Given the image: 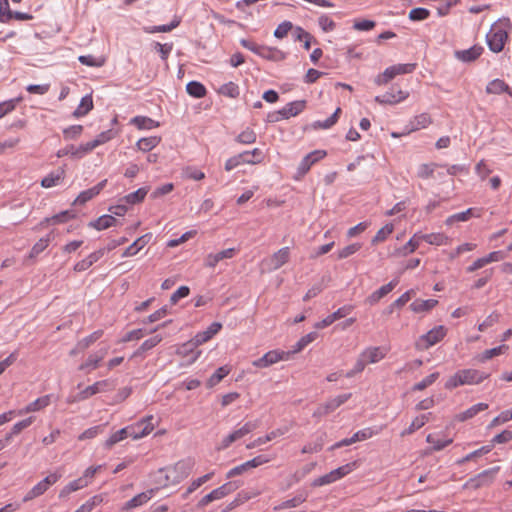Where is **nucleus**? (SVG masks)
Masks as SVG:
<instances>
[{"instance_id": "obj_15", "label": "nucleus", "mask_w": 512, "mask_h": 512, "mask_svg": "<svg viewBox=\"0 0 512 512\" xmlns=\"http://www.w3.org/2000/svg\"><path fill=\"white\" fill-rule=\"evenodd\" d=\"M398 279H394L390 281L388 284L383 285L378 290L374 291L371 295L368 296L366 302L370 305L376 304L380 299L389 294L398 284Z\"/></svg>"}, {"instance_id": "obj_3", "label": "nucleus", "mask_w": 512, "mask_h": 512, "mask_svg": "<svg viewBox=\"0 0 512 512\" xmlns=\"http://www.w3.org/2000/svg\"><path fill=\"white\" fill-rule=\"evenodd\" d=\"M355 466H356V462H351V463H347L343 466H340L337 469H334V470L330 471L329 473L316 478L312 482V486L320 487V486L334 483L335 481L343 478L344 476H346L350 472H352L353 469L355 468Z\"/></svg>"}, {"instance_id": "obj_54", "label": "nucleus", "mask_w": 512, "mask_h": 512, "mask_svg": "<svg viewBox=\"0 0 512 512\" xmlns=\"http://www.w3.org/2000/svg\"><path fill=\"white\" fill-rule=\"evenodd\" d=\"M102 335H103V331L102 330H97V331L93 332L89 336H87V337L83 338L82 340H80L77 343V348L76 349H80V350L87 349L91 344L96 342Z\"/></svg>"}, {"instance_id": "obj_22", "label": "nucleus", "mask_w": 512, "mask_h": 512, "mask_svg": "<svg viewBox=\"0 0 512 512\" xmlns=\"http://www.w3.org/2000/svg\"><path fill=\"white\" fill-rule=\"evenodd\" d=\"M259 56L269 61L279 62L285 59L286 54L276 47L263 45Z\"/></svg>"}, {"instance_id": "obj_44", "label": "nucleus", "mask_w": 512, "mask_h": 512, "mask_svg": "<svg viewBox=\"0 0 512 512\" xmlns=\"http://www.w3.org/2000/svg\"><path fill=\"white\" fill-rule=\"evenodd\" d=\"M130 430L125 427V428H122L118 431H116L114 434H112L105 442L104 446L105 448L107 449H110L112 448V446H114L115 444H117L118 442L124 440L125 438H127L129 436L128 432Z\"/></svg>"}, {"instance_id": "obj_35", "label": "nucleus", "mask_w": 512, "mask_h": 512, "mask_svg": "<svg viewBox=\"0 0 512 512\" xmlns=\"http://www.w3.org/2000/svg\"><path fill=\"white\" fill-rule=\"evenodd\" d=\"M186 91L194 98H203L207 93L205 86L198 81H190L186 85Z\"/></svg>"}, {"instance_id": "obj_7", "label": "nucleus", "mask_w": 512, "mask_h": 512, "mask_svg": "<svg viewBox=\"0 0 512 512\" xmlns=\"http://www.w3.org/2000/svg\"><path fill=\"white\" fill-rule=\"evenodd\" d=\"M289 355L290 352L271 350L265 353L261 358L254 360L252 365L257 368H266L281 360L288 359Z\"/></svg>"}, {"instance_id": "obj_5", "label": "nucleus", "mask_w": 512, "mask_h": 512, "mask_svg": "<svg viewBox=\"0 0 512 512\" xmlns=\"http://www.w3.org/2000/svg\"><path fill=\"white\" fill-rule=\"evenodd\" d=\"M259 426L258 421H248L246 422L242 427L234 430L232 433L227 435L223 440L221 441L218 450H224L228 448L233 442L243 438L247 434L251 433L255 429H257Z\"/></svg>"}, {"instance_id": "obj_25", "label": "nucleus", "mask_w": 512, "mask_h": 512, "mask_svg": "<svg viewBox=\"0 0 512 512\" xmlns=\"http://www.w3.org/2000/svg\"><path fill=\"white\" fill-rule=\"evenodd\" d=\"M437 304H438V301L436 299H428V300L416 299L410 304V309L414 313L428 312L431 309H433Z\"/></svg>"}, {"instance_id": "obj_12", "label": "nucleus", "mask_w": 512, "mask_h": 512, "mask_svg": "<svg viewBox=\"0 0 512 512\" xmlns=\"http://www.w3.org/2000/svg\"><path fill=\"white\" fill-rule=\"evenodd\" d=\"M106 184H107V179H104L101 182H99L97 185H95L94 187L87 189L85 191H82L78 195V197L74 200L73 204L74 205L85 204L86 202H88L89 200H91L92 198L97 196L103 190V188L106 186Z\"/></svg>"}, {"instance_id": "obj_63", "label": "nucleus", "mask_w": 512, "mask_h": 512, "mask_svg": "<svg viewBox=\"0 0 512 512\" xmlns=\"http://www.w3.org/2000/svg\"><path fill=\"white\" fill-rule=\"evenodd\" d=\"M83 131L82 125H72L63 130V136L66 140L77 139Z\"/></svg>"}, {"instance_id": "obj_1", "label": "nucleus", "mask_w": 512, "mask_h": 512, "mask_svg": "<svg viewBox=\"0 0 512 512\" xmlns=\"http://www.w3.org/2000/svg\"><path fill=\"white\" fill-rule=\"evenodd\" d=\"M509 26L510 22L508 19L492 25L486 36L488 47L492 52L499 53L503 50L508 37L507 28Z\"/></svg>"}, {"instance_id": "obj_6", "label": "nucleus", "mask_w": 512, "mask_h": 512, "mask_svg": "<svg viewBox=\"0 0 512 512\" xmlns=\"http://www.w3.org/2000/svg\"><path fill=\"white\" fill-rule=\"evenodd\" d=\"M152 420L153 416L150 415L143 418L134 425L127 426V428L130 430L128 432L129 436L135 440L147 436L154 429V424L152 423Z\"/></svg>"}, {"instance_id": "obj_43", "label": "nucleus", "mask_w": 512, "mask_h": 512, "mask_svg": "<svg viewBox=\"0 0 512 512\" xmlns=\"http://www.w3.org/2000/svg\"><path fill=\"white\" fill-rule=\"evenodd\" d=\"M429 415H430V413L429 414H422L420 416H417L412 421L410 426L401 433V435L402 436L410 435V434L414 433L416 430H418L421 427H423L425 425V423L429 420Z\"/></svg>"}, {"instance_id": "obj_59", "label": "nucleus", "mask_w": 512, "mask_h": 512, "mask_svg": "<svg viewBox=\"0 0 512 512\" xmlns=\"http://www.w3.org/2000/svg\"><path fill=\"white\" fill-rule=\"evenodd\" d=\"M473 211L474 209L473 208H469L467 209L466 211H463V212H460V213H456V214H453L451 216H449L447 219H446V224L447 225H452L453 223L455 222H459V221H467L472 215H473Z\"/></svg>"}, {"instance_id": "obj_10", "label": "nucleus", "mask_w": 512, "mask_h": 512, "mask_svg": "<svg viewBox=\"0 0 512 512\" xmlns=\"http://www.w3.org/2000/svg\"><path fill=\"white\" fill-rule=\"evenodd\" d=\"M326 156V151L315 150L307 154L300 162L297 170V178L303 177L311 168V166Z\"/></svg>"}, {"instance_id": "obj_20", "label": "nucleus", "mask_w": 512, "mask_h": 512, "mask_svg": "<svg viewBox=\"0 0 512 512\" xmlns=\"http://www.w3.org/2000/svg\"><path fill=\"white\" fill-rule=\"evenodd\" d=\"M287 431H288V427L277 428V429L269 432L266 436L259 437V438L255 439L253 442L247 444L246 448L253 449V448L260 446L262 444H265L266 442L271 441L279 436L284 435Z\"/></svg>"}, {"instance_id": "obj_29", "label": "nucleus", "mask_w": 512, "mask_h": 512, "mask_svg": "<svg viewBox=\"0 0 512 512\" xmlns=\"http://www.w3.org/2000/svg\"><path fill=\"white\" fill-rule=\"evenodd\" d=\"M107 354V349H102L98 351L95 354L89 355L87 360L80 365V370H86V369H95L98 367L100 361L105 357Z\"/></svg>"}, {"instance_id": "obj_16", "label": "nucleus", "mask_w": 512, "mask_h": 512, "mask_svg": "<svg viewBox=\"0 0 512 512\" xmlns=\"http://www.w3.org/2000/svg\"><path fill=\"white\" fill-rule=\"evenodd\" d=\"M387 354V349L382 347H369L360 355L366 360V363H377Z\"/></svg>"}, {"instance_id": "obj_50", "label": "nucleus", "mask_w": 512, "mask_h": 512, "mask_svg": "<svg viewBox=\"0 0 512 512\" xmlns=\"http://www.w3.org/2000/svg\"><path fill=\"white\" fill-rule=\"evenodd\" d=\"M224 494H223V491L220 490V488H216L214 490H212L209 494L205 495L197 504V506L199 508H202V507H205L206 505H208L209 503L215 501V500H220L222 498H224Z\"/></svg>"}, {"instance_id": "obj_56", "label": "nucleus", "mask_w": 512, "mask_h": 512, "mask_svg": "<svg viewBox=\"0 0 512 512\" xmlns=\"http://www.w3.org/2000/svg\"><path fill=\"white\" fill-rule=\"evenodd\" d=\"M48 486H46L42 480L37 483L24 497L23 501L27 502L30 501L38 496H41L48 490Z\"/></svg>"}, {"instance_id": "obj_11", "label": "nucleus", "mask_w": 512, "mask_h": 512, "mask_svg": "<svg viewBox=\"0 0 512 512\" xmlns=\"http://www.w3.org/2000/svg\"><path fill=\"white\" fill-rule=\"evenodd\" d=\"M459 375L461 376L459 383H462L463 385L478 384L489 376L488 374L480 372L476 369L460 370Z\"/></svg>"}, {"instance_id": "obj_33", "label": "nucleus", "mask_w": 512, "mask_h": 512, "mask_svg": "<svg viewBox=\"0 0 512 512\" xmlns=\"http://www.w3.org/2000/svg\"><path fill=\"white\" fill-rule=\"evenodd\" d=\"M486 409H488V404H486V403L475 404V405L471 406L470 408H468L467 410H465L464 412L458 414L457 419L459 421H465V420L471 419L474 416H476L479 412L484 411Z\"/></svg>"}, {"instance_id": "obj_45", "label": "nucleus", "mask_w": 512, "mask_h": 512, "mask_svg": "<svg viewBox=\"0 0 512 512\" xmlns=\"http://www.w3.org/2000/svg\"><path fill=\"white\" fill-rule=\"evenodd\" d=\"M351 397V393L338 395L337 397L330 399L325 404H323L328 413L333 412L342 404H344Z\"/></svg>"}, {"instance_id": "obj_41", "label": "nucleus", "mask_w": 512, "mask_h": 512, "mask_svg": "<svg viewBox=\"0 0 512 512\" xmlns=\"http://www.w3.org/2000/svg\"><path fill=\"white\" fill-rule=\"evenodd\" d=\"M172 478L173 475L168 471V468H160L155 474L154 482L160 486L166 487L169 484H174Z\"/></svg>"}, {"instance_id": "obj_46", "label": "nucleus", "mask_w": 512, "mask_h": 512, "mask_svg": "<svg viewBox=\"0 0 512 512\" xmlns=\"http://www.w3.org/2000/svg\"><path fill=\"white\" fill-rule=\"evenodd\" d=\"M161 335H155L147 340H145L141 346L138 348L137 351H135L134 356L141 355L142 353H145L152 348H154L156 345H158L162 341Z\"/></svg>"}, {"instance_id": "obj_8", "label": "nucleus", "mask_w": 512, "mask_h": 512, "mask_svg": "<svg viewBox=\"0 0 512 512\" xmlns=\"http://www.w3.org/2000/svg\"><path fill=\"white\" fill-rule=\"evenodd\" d=\"M194 461L192 459H184L178 461L174 466L168 467V471L173 475V483H179L192 471Z\"/></svg>"}, {"instance_id": "obj_19", "label": "nucleus", "mask_w": 512, "mask_h": 512, "mask_svg": "<svg viewBox=\"0 0 512 512\" xmlns=\"http://www.w3.org/2000/svg\"><path fill=\"white\" fill-rule=\"evenodd\" d=\"M486 93L496 95L507 93L512 97V89L501 79H494L490 81L486 86Z\"/></svg>"}, {"instance_id": "obj_13", "label": "nucleus", "mask_w": 512, "mask_h": 512, "mask_svg": "<svg viewBox=\"0 0 512 512\" xmlns=\"http://www.w3.org/2000/svg\"><path fill=\"white\" fill-rule=\"evenodd\" d=\"M484 51L479 45H474L469 49L455 51V57L463 62L475 61Z\"/></svg>"}, {"instance_id": "obj_27", "label": "nucleus", "mask_w": 512, "mask_h": 512, "mask_svg": "<svg viewBox=\"0 0 512 512\" xmlns=\"http://www.w3.org/2000/svg\"><path fill=\"white\" fill-rule=\"evenodd\" d=\"M116 223H117V220L114 216L102 215L99 218H97L96 220L91 221L89 223V226L95 228L96 230L101 231V230H105V229L112 227Z\"/></svg>"}, {"instance_id": "obj_21", "label": "nucleus", "mask_w": 512, "mask_h": 512, "mask_svg": "<svg viewBox=\"0 0 512 512\" xmlns=\"http://www.w3.org/2000/svg\"><path fill=\"white\" fill-rule=\"evenodd\" d=\"M305 107H306L305 100H297V101L290 102L281 109L282 116H284L285 119H289L290 117L297 116L305 109Z\"/></svg>"}, {"instance_id": "obj_26", "label": "nucleus", "mask_w": 512, "mask_h": 512, "mask_svg": "<svg viewBox=\"0 0 512 512\" xmlns=\"http://www.w3.org/2000/svg\"><path fill=\"white\" fill-rule=\"evenodd\" d=\"M49 403H50V396H48V395L42 396V397L36 399L35 401L29 403L25 408L19 410L18 414L23 415L26 413L39 411L42 408H45L46 406H48Z\"/></svg>"}, {"instance_id": "obj_48", "label": "nucleus", "mask_w": 512, "mask_h": 512, "mask_svg": "<svg viewBox=\"0 0 512 512\" xmlns=\"http://www.w3.org/2000/svg\"><path fill=\"white\" fill-rule=\"evenodd\" d=\"M75 215L66 210V211H62L52 217H47L45 218L42 222H41V225H44V224H50V223H64L66 221H68L69 219L73 218Z\"/></svg>"}, {"instance_id": "obj_64", "label": "nucleus", "mask_w": 512, "mask_h": 512, "mask_svg": "<svg viewBox=\"0 0 512 512\" xmlns=\"http://www.w3.org/2000/svg\"><path fill=\"white\" fill-rule=\"evenodd\" d=\"M102 502L101 496L95 495L82 504L76 511L74 512H91L93 508Z\"/></svg>"}, {"instance_id": "obj_30", "label": "nucleus", "mask_w": 512, "mask_h": 512, "mask_svg": "<svg viewBox=\"0 0 512 512\" xmlns=\"http://www.w3.org/2000/svg\"><path fill=\"white\" fill-rule=\"evenodd\" d=\"M93 109V99L90 94L85 95L76 110L73 112V116L76 118L87 115Z\"/></svg>"}, {"instance_id": "obj_4", "label": "nucleus", "mask_w": 512, "mask_h": 512, "mask_svg": "<svg viewBox=\"0 0 512 512\" xmlns=\"http://www.w3.org/2000/svg\"><path fill=\"white\" fill-rule=\"evenodd\" d=\"M447 329L443 325H439L423 334L415 343L417 350H427L431 346L440 342L446 335Z\"/></svg>"}, {"instance_id": "obj_23", "label": "nucleus", "mask_w": 512, "mask_h": 512, "mask_svg": "<svg viewBox=\"0 0 512 512\" xmlns=\"http://www.w3.org/2000/svg\"><path fill=\"white\" fill-rule=\"evenodd\" d=\"M154 491H155L154 489H150L146 492L137 494L136 496H134L132 499H130L129 501H127L125 503L124 509L131 510L133 508H136L138 506L145 504L147 501H149L151 499V497L154 494Z\"/></svg>"}, {"instance_id": "obj_24", "label": "nucleus", "mask_w": 512, "mask_h": 512, "mask_svg": "<svg viewBox=\"0 0 512 512\" xmlns=\"http://www.w3.org/2000/svg\"><path fill=\"white\" fill-rule=\"evenodd\" d=\"M408 97V93L404 92L402 90H399V96H396V94L392 91L386 92L385 94L381 96H376L375 101L380 104H396L403 100H405Z\"/></svg>"}, {"instance_id": "obj_36", "label": "nucleus", "mask_w": 512, "mask_h": 512, "mask_svg": "<svg viewBox=\"0 0 512 512\" xmlns=\"http://www.w3.org/2000/svg\"><path fill=\"white\" fill-rule=\"evenodd\" d=\"M161 141L160 137L151 136L147 138H141L137 141L136 146L140 151L148 152L155 148Z\"/></svg>"}, {"instance_id": "obj_61", "label": "nucleus", "mask_w": 512, "mask_h": 512, "mask_svg": "<svg viewBox=\"0 0 512 512\" xmlns=\"http://www.w3.org/2000/svg\"><path fill=\"white\" fill-rule=\"evenodd\" d=\"M256 138V133L252 129L246 128L237 136L236 141L241 144H252Z\"/></svg>"}, {"instance_id": "obj_39", "label": "nucleus", "mask_w": 512, "mask_h": 512, "mask_svg": "<svg viewBox=\"0 0 512 512\" xmlns=\"http://www.w3.org/2000/svg\"><path fill=\"white\" fill-rule=\"evenodd\" d=\"M107 385L106 381H99L94 383L93 385H90L86 387L83 391H81L78 395V398L80 400H84L89 398L90 396H93L99 392L102 391V388Z\"/></svg>"}, {"instance_id": "obj_53", "label": "nucleus", "mask_w": 512, "mask_h": 512, "mask_svg": "<svg viewBox=\"0 0 512 512\" xmlns=\"http://www.w3.org/2000/svg\"><path fill=\"white\" fill-rule=\"evenodd\" d=\"M491 449H492L491 445L482 446L481 448H479V449H477V450L467 454L465 457L457 460L456 463L458 465H462V464H464V463H466V462H468L470 460H473V459H475L477 457H480V456H482L484 454L489 453L491 451Z\"/></svg>"}, {"instance_id": "obj_40", "label": "nucleus", "mask_w": 512, "mask_h": 512, "mask_svg": "<svg viewBox=\"0 0 512 512\" xmlns=\"http://www.w3.org/2000/svg\"><path fill=\"white\" fill-rule=\"evenodd\" d=\"M340 113L341 109L338 107L329 118L325 121H315L312 124V127L314 129H329L337 123Z\"/></svg>"}, {"instance_id": "obj_17", "label": "nucleus", "mask_w": 512, "mask_h": 512, "mask_svg": "<svg viewBox=\"0 0 512 512\" xmlns=\"http://www.w3.org/2000/svg\"><path fill=\"white\" fill-rule=\"evenodd\" d=\"M290 256L289 247H283L275 252L270 258V268L277 270L288 262Z\"/></svg>"}, {"instance_id": "obj_55", "label": "nucleus", "mask_w": 512, "mask_h": 512, "mask_svg": "<svg viewBox=\"0 0 512 512\" xmlns=\"http://www.w3.org/2000/svg\"><path fill=\"white\" fill-rule=\"evenodd\" d=\"M507 350H508V346L505 344L500 345L498 347H494L492 349H487L481 354L479 360L481 362H484V361L489 360L495 356L505 353Z\"/></svg>"}, {"instance_id": "obj_9", "label": "nucleus", "mask_w": 512, "mask_h": 512, "mask_svg": "<svg viewBox=\"0 0 512 512\" xmlns=\"http://www.w3.org/2000/svg\"><path fill=\"white\" fill-rule=\"evenodd\" d=\"M222 328V324L220 322H213L209 325V327L198 334L188 343L184 344V347H194L202 345L203 343L209 341L214 335H216Z\"/></svg>"}, {"instance_id": "obj_51", "label": "nucleus", "mask_w": 512, "mask_h": 512, "mask_svg": "<svg viewBox=\"0 0 512 512\" xmlns=\"http://www.w3.org/2000/svg\"><path fill=\"white\" fill-rule=\"evenodd\" d=\"M318 337V333L317 332H310L308 334H306L305 336L301 337L296 345L294 346L293 350H292V353H297V352H300L301 350H303L308 344H310L311 342H313L314 340H316Z\"/></svg>"}, {"instance_id": "obj_37", "label": "nucleus", "mask_w": 512, "mask_h": 512, "mask_svg": "<svg viewBox=\"0 0 512 512\" xmlns=\"http://www.w3.org/2000/svg\"><path fill=\"white\" fill-rule=\"evenodd\" d=\"M64 174L65 171L63 169H60L56 173H50L41 180V186L44 188H51L57 185L64 178Z\"/></svg>"}, {"instance_id": "obj_32", "label": "nucleus", "mask_w": 512, "mask_h": 512, "mask_svg": "<svg viewBox=\"0 0 512 512\" xmlns=\"http://www.w3.org/2000/svg\"><path fill=\"white\" fill-rule=\"evenodd\" d=\"M419 239L431 244V245H446L449 242L448 236L443 233H431V234H422L419 236Z\"/></svg>"}, {"instance_id": "obj_2", "label": "nucleus", "mask_w": 512, "mask_h": 512, "mask_svg": "<svg viewBox=\"0 0 512 512\" xmlns=\"http://www.w3.org/2000/svg\"><path fill=\"white\" fill-rule=\"evenodd\" d=\"M416 63L396 64L392 65L384 70L383 73L379 74L375 78V84L381 86L386 85L397 75L410 74L416 69Z\"/></svg>"}, {"instance_id": "obj_34", "label": "nucleus", "mask_w": 512, "mask_h": 512, "mask_svg": "<svg viewBox=\"0 0 512 512\" xmlns=\"http://www.w3.org/2000/svg\"><path fill=\"white\" fill-rule=\"evenodd\" d=\"M52 240V232L46 235L43 238H40L32 247L29 258L37 257L41 252H43L49 245Z\"/></svg>"}, {"instance_id": "obj_14", "label": "nucleus", "mask_w": 512, "mask_h": 512, "mask_svg": "<svg viewBox=\"0 0 512 512\" xmlns=\"http://www.w3.org/2000/svg\"><path fill=\"white\" fill-rule=\"evenodd\" d=\"M152 234L147 233L138 239H136L130 246H128L123 254L122 257H132L136 255L141 249H143L151 240Z\"/></svg>"}, {"instance_id": "obj_38", "label": "nucleus", "mask_w": 512, "mask_h": 512, "mask_svg": "<svg viewBox=\"0 0 512 512\" xmlns=\"http://www.w3.org/2000/svg\"><path fill=\"white\" fill-rule=\"evenodd\" d=\"M138 129H152L159 126V123L146 116H136L131 120Z\"/></svg>"}, {"instance_id": "obj_49", "label": "nucleus", "mask_w": 512, "mask_h": 512, "mask_svg": "<svg viewBox=\"0 0 512 512\" xmlns=\"http://www.w3.org/2000/svg\"><path fill=\"white\" fill-rule=\"evenodd\" d=\"M229 372L230 369L227 366L219 367L208 379L207 386L213 387L217 385Z\"/></svg>"}, {"instance_id": "obj_52", "label": "nucleus", "mask_w": 512, "mask_h": 512, "mask_svg": "<svg viewBox=\"0 0 512 512\" xmlns=\"http://www.w3.org/2000/svg\"><path fill=\"white\" fill-rule=\"evenodd\" d=\"M294 37L295 41H304V48L306 50L310 49L313 36L309 32L298 26L294 29Z\"/></svg>"}, {"instance_id": "obj_58", "label": "nucleus", "mask_w": 512, "mask_h": 512, "mask_svg": "<svg viewBox=\"0 0 512 512\" xmlns=\"http://www.w3.org/2000/svg\"><path fill=\"white\" fill-rule=\"evenodd\" d=\"M439 372H433L430 375L426 376L423 380L416 383L413 386L414 391H421L432 385L438 378H439Z\"/></svg>"}, {"instance_id": "obj_31", "label": "nucleus", "mask_w": 512, "mask_h": 512, "mask_svg": "<svg viewBox=\"0 0 512 512\" xmlns=\"http://www.w3.org/2000/svg\"><path fill=\"white\" fill-rule=\"evenodd\" d=\"M149 192V187H141L139 188L138 190H136L135 192H132L126 196H124L120 201H125L126 203L128 204H138V203H141L147 193Z\"/></svg>"}, {"instance_id": "obj_18", "label": "nucleus", "mask_w": 512, "mask_h": 512, "mask_svg": "<svg viewBox=\"0 0 512 512\" xmlns=\"http://www.w3.org/2000/svg\"><path fill=\"white\" fill-rule=\"evenodd\" d=\"M235 255L234 248H228L216 254H209L205 259V265L214 268L220 261L230 259Z\"/></svg>"}, {"instance_id": "obj_28", "label": "nucleus", "mask_w": 512, "mask_h": 512, "mask_svg": "<svg viewBox=\"0 0 512 512\" xmlns=\"http://www.w3.org/2000/svg\"><path fill=\"white\" fill-rule=\"evenodd\" d=\"M88 485V481L84 477H80L76 480L71 481L69 484L64 486L59 493L60 498L67 497L70 493L82 489Z\"/></svg>"}, {"instance_id": "obj_60", "label": "nucleus", "mask_w": 512, "mask_h": 512, "mask_svg": "<svg viewBox=\"0 0 512 512\" xmlns=\"http://www.w3.org/2000/svg\"><path fill=\"white\" fill-rule=\"evenodd\" d=\"M430 16V11L426 8L417 7L413 8L409 12V19L411 21H423L426 20Z\"/></svg>"}, {"instance_id": "obj_42", "label": "nucleus", "mask_w": 512, "mask_h": 512, "mask_svg": "<svg viewBox=\"0 0 512 512\" xmlns=\"http://www.w3.org/2000/svg\"><path fill=\"white\" fill-rule=\"evenodd\" d=\"M422 234H414L410 240L400 249H398V253L400 255L406 256L409 253L414 252L420 245V241H423L422 239H419V236Z\"/></svg>"}, {"instance_id": "obj_47", "label": "nucleus", "mask_w": 512, "mask_h": 512, "mask_svg": "<svg viewBox=\"0 0 512 512\" xmlns=\"http://www.w3.org/2000/svg\"><path fill=\"white\" fill-rule=\"evenodd\" d=\"M431 123V118L427 113H422L414 117L411 121L410 131H416L422 128H426Z\"/></svg>"}, {"instance_id": "obj_62", "label": "nucleus", "mask_w": 512, "mask_h": 512, "mask_svg": "<svg viewBox=\"0 0 512 512\" xmlns=\"http://www.w3.org/2000/svg\"><path fill=\"white\" fill-rule=\"evenodd\" d=\"M219 92L225 96L236 98L239 95V87L233 82L225 83L221 86Z\"/></svg>"}, {"instance_id": "obj_57", "label": "nucleus", "mask_w": 512, "mask_h": 512, "mask_svg": "<svg viewBox=\"0 0 512 512\" xmlns=\"http://www.w3.org/2000/svg\"><path fill=\"white\" fill-rule=\"evenodd\" d=\"M426 441L432 445V451H440L452 443V439L441 440L435 438L432 434L427 436Z\"/></svg>"}]
</instances>
